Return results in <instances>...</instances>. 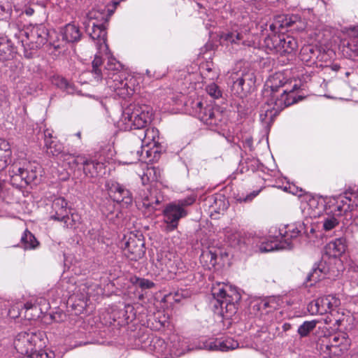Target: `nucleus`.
Returning a JSON list of instances; mask_svg holds the SVG:
<instances>
[{
	"label": "nucleus",
	"mask_w": 358,
	"mask_h": 358,
	"mask_svg": "<svg viewBox=\"0 0 358 358\" xmlns=\"http://www.w3.org/2000/svg\"><path fill=\"white\" fill-rule=\"evenodd\" d=\"M322 278V271L318 268H314L307 276V280L311 282V284L320 281Z\"/></svg>",
	"instance_id": "obj_51"
},
{
	"label": "nucleus",
	"mask_w": 358,
	"mask_h": 358,
	"mask_svg": "<svg viewBox=\"0 0 358 358\" xmlns=\"http://www.w3.org/2000/svg\"><path fill=\"white\" fill-rule=\"evenodd\" d=\"M22 247L25 250L35 249L38 242L35 236L28 230H25L21 237Z\"/></svg>",
	"instance_id": "obj_34"
},
{
	"label": "nucleus",
	"mask_w": 358,
	"mask_h": 358,
	"mask_svg": "<svg viewBox=\"0 0 358 358\" xmlns=\"http://www.w3.org/2000/svg\"><path fill=\"white\" fill-rule=\"evenodd\" d=\"M220 40L221 43H224L227 45L240 44L241 43L243 45H247L246 42L243 40V34L237 31L221 33Z\"/></svg>",
	"instance_id": "obj_28"
},
{
	"label": "nucleus",
	"mask_w": 358,
	"mask_h": 358,
	"mask_svg": "<svg viewBox=\"0 0 358 358\" xmlns=\"http://www.w3.org/2000/svg\"><path fill=\"white\" fill-rule=\"evenodd\" d=\"M282 240H280V243H278L277 241H268L266 243H263L259 246V251L261 252H268L273 250L285 248V246L282 243Z\"/></svg>",
	"instance_id": "obj_40"
},
{
	"label": "nucleus",
	"mask_w": 358,
	"mask_h": 358,
	"mask_svg": "<svg viewBox=\"0 0 358 358\" xmlns=\"http://www.w3.org/2000/svg\"><path fill=\"white\" fill-rule=\"evenodd\" d=\"M106 188L110 197L117 203H122L126 206L132 203L131 193L124 185L114 180H108L106 183Z\"/></svg>",
	"instance_id": "obj_14"
},
{
	"label": "nucleus",
	"mask_w": 358,
	"mask_h": 358,
	"mask_svg": "<svg viewBox=\"0 0 358 358\" xmlns=\"http://www.w3.org/2000/svg\"><path fill=\"white\" fill-rule=\"evenodd\" d=\"M24 13L28 16H31L34 13V10L31 7H28L24 9Z\"/></svg>",
	"instance_id": "obj_59"
},
{
	"label": "nucleus",
	"mask_w": 358,
	"mask_h": 358,
	"mask_svg": "<svg viewBox=\"0 0 358 358\" xmlns=\"http://www.w3.org/2000/svg\"><path fill=\"white\" fill-rule=\"evenodd\" d=\"M348 270L355 273H358V265L354 262H351L348 265Z\"/></svg>",
	"instance_id": "obj_57"
},
{
	"label": "nucleus",
	"mask_w": 358,
	"mask_h": 358,
	"mask_svg": "<svg viewBox=\"0 0 358 358\" xmlns=\"http://www.w3.org/2000/svg\"><path fill=\"white\" fill-rule=\"evenodd\" d=\"M76 136L78 138H81V132H80V131L77 132V133L76 134Z\"/></svg>",
	"instance_id": "obj_64"
},
{
	"label": "nucleus",
	"mask_w": 358,
	"mask_h": 358,
	"mask_svg": "<svg viewBox=\"0 0 358 358\" xmlns=\"http://www.w3.org/2000/svg\"><path fill=\"white\" fill-rule=\"evenodd\" d=\"M122 64L113 57H109L105 66V70L111 73H120Z\"/></svg>",
	"instance_id": "obj_44"
},
{
	"label": "nucleus",
	"mask_w": 358,
	"mask_h": 358,
	"mask_svg": "<svg viewBox=\"0 0 358 358\" xmlns=\"http://www.w3.org/2000/svg\"><path fill=\"white\" fill-rule=\"evenodd\" d=\"M48 29L41 24L30 26L20 31L21 42L24 48V56L27 58L32 57L31 50L42 47L47 41Z\"/></svg>",
	"instance_id": "obj_3"
},
{
	"label": "nucleus",
	"mask_w": 358,
	"mask_h": 358,
	"mask_svg": "<svg viewBox=\"0 0 358 358\" xmlns=\"http://www.w3.org/2000/svg\"><path fill=\"white\" fill-rule=\"evenodd\" d=\"M24 358H55V355L52 352H47L43 350L39 351H31Z\"/></svg>",
	"instance_id": "obj_46"
},
{
	"label": "nucleus",
	"mask_w": 358,
	"mask_h": 358,
	"mask_svg": "<svg viewBox=\"0 0 358 358\" xmlns=\"http://www.w3.org/2000/svg\"><path fill=\"white\" fill-rule=\"evenodd\" d=\"M138 282L139 287L142 289H150L155 286L154 282L147 279L140 278L138 279Z\"/></svg>",
	"instance_id": "obj_53"
},
{
	"label": "nucleus",
	"mask_w": 358,
	"mask_h": 358,
	"mask_svg": "<svg viewBox=\"0 0 358 358\" xmlns=\"http://www.w3.org/2000/svg\"><path fill=\"white\" fill-rule=\"evenodd\" d=\"M12 13V3L10 0H0V20H7Z\"/></svg>",
	"instance_id": "obj_39"
},
{
	"label": "nucleus",
	"mask_w": 358,
	"mask_h": 358,
	"mask_svg": "<svg viewBox=\"0 0 358 358\" xmlns=\"http://www.w3.org/2000/svg\"><path fill=\"white\" fill-rule=\"evenodd\" d=\"M41 341L40 334L36 332H21L14 341L16 350L21 354L28 355L34 350Z\"/></svg>",
	"instance_id": "obj_15"
},
{
	"label": "nucleus",
	"mask_w": 358,
	"mask_h": 358,
	"mask_svg": "<svg viewBox=\"0 0 358 358\" xmlns=\"http://www.w3.org/2000/svg\"><path fill=\"white\" fill-rule=\"evenodd\" d=\"M106 79L108 87L123 99L132 95L136 90V79L132 76L126 78L123 73H110Z\"/></svg>",
	"instance_id": "obj_7"
},
{
	"label": "nucleus",
	"mask_w": 358,
	"mask_h": 358,
	"mask_svg": "<svg viewBox=\"0 0 358 358\" xmlns=\"http://www.w3.org/2000/svg\"><path fill=\"white\" fill-rule=\"evenodd\" d=\"M318 322L319 320H317L306 321L299 327L297 333L301 337H306L316 327Z\"/></svg>",
	"instance_id": "obj_37"
},
{
	"label": "nucleus",
	"mask_w": 358,
	"mask_h": 358,
	"mask_svg": "<svg viewBox=\"0 0 358 358\" xmlns=\"http://www.w3.org/2000/svg\"><path fill=\"white\" fill-rule=\"evenodd\" d=\"M162 171L159 168L155 166H147L143 176L142 178L143 182H154L157 181L161 178Z\"/></svg>",
	"instance_id": "obj_35"
},
{
	"label": "nucleus",
	"mask_w": 358,
	"mask_h": 358,
	"mask_svg": "<svg viewBox=\"0 0 358 358\" xmlns=\"http://www.w3.org/2000/svg\"><path fill=\"white\" fill-rule=\"evenodd\" d=\"M323 322L326 324H329L331 322V319L329 317H327L323 320Z\"/></svg>",
	"instance_id": "obj_62"
},
{
	"label": "nucleus",
	"mask_w": 358,
	"mask_h": 358,
	"mask_svg": "<svg viewBox=\"0 0 358 358\" xmlns=\"http://www.w3.org/2000/svg\"><path fill=\"white\" fill-rule=\"evenodd\" d=\"M348 35L350 37L358 39V25L350 27L348 30Z\"/></svg>",
	"instance_id": "obj_55"
},
{
	"label": "nucleus",
	"mask_w": 358,
	"mask_h": 358,
	"mask_svg": "<svg viewBox=\"0 0 358 358\" xmlns=\"http://www.w3.org/2000/svg\"><path fill=\"white\" fill-rule=\"evenodd\" d=\"M57 141L53 138H44L45 147L46 150L50 148L53 143H55Z\"/></svg>",
	"instance_id": "obj_58"
},
{
	"label": "nucleus",
	"mask_w": 358,
	"mask_h": 358,
	"mask_svg": "<svg viewBox=\"0 0 358 358\" xmlns=\"http://www.w3.org/2000/svg\"><path fill=\"white\" fill-rule=\"evenodd\" d=\"M46 152L48 155H51L54 157L60 156L62 159V154H66V152H63V145L59 141H56L53 145H52L50 148L46 150Z\"/></svg>",
	"instance_id": "obj_45"
},
{
	"label": "nucleus",
	"mask_w": 358,
	"mask_h": 358,
	"mask_svg": "<svg viewBox=\"0 0 358 358\" xmlns=\"http://www.w3.org/2000/svg\"><path fill=\"white\" fill-rule=\"evenodd\" d=\"M172 254L166 253L164 255V258L162 257L160 260L162 265H164L165 268L169 270L171 268V257Z\"/></svg>",
	"instance_id": "obj_54"
},
{
	"label": "nucleus",
	"mask_w": 358,
	"mask_h": 358,
	"mask_svg": "<svg viewBox=\"0 0 358 358\" xmlns=\"http://www.w3.org/2000/svg\"><path fill=\"white\" fill-rule=\"evenodd\" d=\"M53 138L52 137V135L51 134V132L48 130V129H46L45 131H44V138Z\"/></svg>",
	"instance_id": "obj_60"
},
{
	"label": "nucleus",
	"mask_w": 358,
	"mask_h": 358,
	"mask_svg": "<svg viewBox=\"0 0 358 358\" xmlns=\"http://www.w3.org/2000/svg\"><path fill=\"white\" fill-rule=\"evenodd\" d=\"M301 208L305 217L315 218L320 215L323 210V205L316 198H310L301 203Z\"/></svg>",
	"instance_id": "obj_21"
},
{
	"label": "nucleus",
	"mask_w": 358,
	"mask_h": 358,
	"mask_svg": "<svg viewBox=\"0 0 358 358\" xmlns=\"http://www.w3.org/2000/svg\"><path fill=\"white\" fill-rule=\"evenodd\" d=\"M92 31H89L90 37L95 41L96 46L98 49V54L106 52L108 48L106 44V31L104 24H99L95 22H92Z\"/></svg>",
	"instance_id": "obj_18"
},
{
	"label": "nucleus",
	"mask_w": 358,
	"mask_h": 358,
	"mask_svg": "<svg viewBox=\"0 0 358 358\" xmlns=\"http://www.w3.org/2000/svg\"><path fill=\"white\" fill-rule=\"evenodd\" d=\"M341 304L340 299L335 295H328L317 299L308 305V310L312 314L323 315L331 312Z\"/></svg>",
	"instance_id": "obj_13"
},
{
	"label": "nucleus",
	"mask_w": 358,
	"mask_h": 358,
	"mask_svg": "<svg viewBox=\"0 0 358 358\" xmlns=\"http://www.w3.org/2000/svg\"><path fill=\"white\" fill-rule=\"evenodd\" d=\"M102 64V59L101 57L96 54L94 57V60L92 61V73L94 76V79L96 81H99L101 80L102 78V73L101 70L99 69V66Z\"/></svg>",
	"instance_id": "obj_42"
},
{
	"label": "nucleus",
	"mask_w": 358,
	"mask_h": 358,
	"mask_svg": "<svg viewBox=\"0 0 358 358\" xmlns=\"http://www.w3.org/2000/svg\"><path fill=\"white\" fill-rule=\"evenodd\" d=\"M346 248L345 239L344 238H338L328 243L324 248V251L327 255L337 258L345 253Z\"/></svg>",
	"instance_id": "obj_24"
},
{
	"label": "nucleus",
	"mask_w": 358,
	"mask_h": 358,
	"mask_svg": "<svg viewBox=\"0 0 358 358\" xmlns=\"http://www.w3.org/2000/svg\"><path fill=\"white\" fill-rule=\"evenodd\" d=\"M207 93L214 99H218L222 96L220 87L215 83H210L206 86Z\"/></svg>",
	"instance_id": "obj_50"
},
{
	"label": "nucleus",
	"mask_w": 358,
	"mask_h": 358,
	"mask_svg": "<svg viewBox=\"0 0 358 358\" xmlns=\"http://www.w3.org/2000/svg\"><path fill=\"white\" fill-rule=\"evenodd\" d=\"M300 17L299 15H285V16H278V22H281L280 24V27H290L297 22L300 21Z\"/></svg>",
	"instance_id": "obj_41"
},
{
	"label": "nucleus",
	"mask_w": 358,
	"mask_h": 358,
	"mask_svg": "<svg viewBox=\"0 0 358 358\" xmlns=\"http://www.w3.org/2000/svg\"><path fill=\"white\" fill-rule=\"evenodd\" d=\"M20 162L15 161L11 166L10 173L13 182L20 180L21 183L19 185L22 186L23 183L28 185L34 182L38 176L37 169H39L38 164L26 159L23 160L22 166Z\"/></svg>",
	"instance_id": "obj_10"
},
{
	"label": "nucleus",
	"mask_w": 358,
	"mask_h": 358,
	"mask_svg": "<svg viewBox=\"0 0 358 358\" xmlns=\"http://www.w3.org/2000/svg\"><path fill=\"white\" fill-rule=\"evenodd\" d=\"M280 73H275L266 82L270 90L266 92L269 96L260 113L262 121H271L285 108L296 103L300 96H296L297 85H290Z\"/></svg>",
	"instance_id": "obj_1"
},
{
	"label": "nucleus",
	"mask_w": 358,
	"mask_h": 358,
	"mask_svg": "<svg viewBox=\"0 0 358 358\" xmlns=\"http://www.w3.org/2000/svg\"><path fill=\"white\" fill-rule=\"evenodd\" d=\"M124 255L131 261L141 259L145 253V243L141 234H131L122 245Z\"/></svg>",
	"instance_id": "obj_12"
},
{
	"label": "nucleus",
	"mask_w": 358,
	"mask_h": 358,
	"mask_svg": "<svg viewBox=\"0 0 358 358\" xmlns=\"http://www.w3.org/2000/svg\"><path fill=\"white\" fill-rule=\"evenodd\" d=\"M62 36L66 41L74 43L80 39L81 34L78 27L74 24H68L62 31Z\"/></svg>",
	"instance_id": "obj_29"
},
{
	"label": "nucleus",
	"mask_w": 358,
	"mask_h": 358,
	"mask_svg": "<svg viewBox=\"0 0 358 358\" xmlns=\"http://www.w3.org/2000/svg\"><path fill=\"white\" fill-rule=\"evenodd\" d=\"M67 201L62 197L57 198L54 200L52 208L55 211V214L51 215V219L59 221L61 217H64L66 213Z\"/></svg>",
	"instance_id": "obj_33"
},
{
	"label": "nucleus",
	"mask_w": 358,
	"mask_h": 358,
	"mask_svg": "<svg viewBox=\"0 0 358 358\" xmlns=\"http://www.w3.org/2000/svg\"><path fill=\"white\" fill-rule=\"evenodd\" d=\"M152 113L147 105L130 106L123 113L122 122L125 129H141L151 120Z\"/></svg>",
	"instance_id": "obj_4"
},
{
	"label": "nucleus",
	"mask_w": 358,
	"mask_h": 358,
	"mask_svg": "<svg viewBox=\"0 0 358 358\" xmlns=\"http://www.w3.org/2000/svg\"><path fill=\"white\" fill-rule=\"evenodd\" d=\"M195 200V196H189L166 206L163 211V215L164 222L167 224V231H173L177 228L180 219L187 215L185 207L192 205Z\"/></svg>",
	"instance_id": "obj_5"
},
{
	"label": "nucleus",
	"mask_w": 358,
	"mask_h": 358,
	"mask_svg": "<svg viewBox=\"0 0 358 358\" xmlns=\"http://www.w3.org/2000/svg\"><path fill=\"white\" fill-rule=\"evenodd\" d=\"M351 345L348 334L340 332L324 337L320 344V350L329 357H338L346 352Z\"/></svg>",
	"instance_id": "obj_6"
},
{
	"label": "nucleus",
	"mask_w": 358,
	"mask_h": 358,
	"mask_svg": "<svg viewBox=\"0 0 358 358\" xmlns=\"http://www.w3.org/2000/svg\"><path fill=\"white\" fill-rule=\"evenodd\" d=\"M160 203V201L155 198L152 197L151 199L145 198L143 201V204L145 208H151L152 210H156L157 205Z\"/></svg>",
	"instance_id": "obj_52"
},
{
	"label": "nucleus",
	"mask_w": 358,
	"mask_h": 358,
	"mask_svg": "<svg viewBox=\"0 0 358 358\" xmlns=\"http://www.w3.org/2000/svg\"><path fill=\"white\" fill-rule=\"evenodd\" d=\"M110 17L105 8H93L87 14V21L84 22L87 31H89V28L92 26V22H95L99 24H104Z\"/></svg>",
	"instance_id": "obj_23"
},
{
	"label": "nucleus",
	"mask_w": 358,
	"mask_h": 358,
	"mask_svg": "<svg viewBox=\"0 0 358 358\" xmlns=\"http://www.w3.org/2000/svg\"><path fill=\"white\" fill-rule=\"evenodd\" d=\"M142 146L138 143L136 145H133L130 149L126 151L120 161V163L124 164H131L141 160H146L151 157V149H146L145 154L143 155Z\"/></svg>",
	"instance_id": "obj_17"
},
{
	"label": "nucleus",
	"mask_w": 358,
	"mask_h": 358,
	"mask_svg": "<svg viewBox=\"0 0 358 358\" xmlns=\"http://www.w3.org/2000/svg\"><path fill=\"white\" fill-rule=\"evenodd\" d=\"M278 17L275 20V22L273 23H272L271 24H270V26H269L271 31L274 33L277 32L280 29L282 28V27H279V25H280V24H281V22H278Z\"/></svg>",
	"instance_id": "obj_56"
},
{
	"label": "nucleus",
	"mask_w": 358,
	"mask_h": 358,
	"mask_svg": "<svg viewBox=\"0 0 358 358\" xmlns=\"http://www.w3.org/2000/svg\"><path fill=\"white\" fill-rule=\"evenodd\" d=\"M59 221H62L64 222V225L67 228H74L76 227L77 224L79 222V216L78 214H71L70 216L64 215V217H61Z\"/></svg>",
	"instance_id": "obj_43"
},
{
	"label": "nucleus",
	"mask_w": 358,
	"mask_h": 358,
	"mask_svg": "<svg viewBox=\"0 0 358 358\" xmlns=\"http://www.w3.org/2000/svg\"><path fill=\"white\" fill-rule=\"evenodd\" d=\"M103 168V164L99 162L88 159L83 167L84 173L90 178L97 177Z\"/></svg>",
	"instance_id": "obj_32"
},
{
	"label": "nucleus",
	"mask_w": 358,
	"mask_h": 358,
	"mask_svg": "<svg viewBox=\"0 0 358 358\" xmlns=\"http://www.w3.org/2000/svg\"><path fill=\"white\" fill-rule=\"evenodd\" d=\"M12 151L9 143L0 138V171L7 167L11 161Z\"/></svg>",
	"instance_id": "obj_27"
},
{
	"label": "nucleus",
	"mask_w": 358,
	"mask_h": 358,
	"mask_svg": "<svg viewBox=\"0 0 358 358\" xmlns=\"http://www.w3.org/2000/svg\"><path fill=\"white\" fill-rule=\"evenodd\" d=\"M159 133L155 127H150L143 131V138L141 139L142 147L151 149L152 153H157L158 145H159Z\"/></svg>",
	"instance_id": "obj_20"
},
{
	"label": "nucleus",
	"mask_w": 358,
	"mask_h": 358,
	"mask_svg": "<svg viewBox=\"0 0 358 358\" xmlns=\"http://www.w3.org/2000/svg\"><path fill=\"white\" fill-rule=\"evenodd\" d=\"M53 83L58 87L66 90L68 93H73V90L68 81L62 77H57L54 79Z\"/></svg>",
	"instance_id": "obj_48"
},
{
	"label": "nucleus",
	"mask_w": 358,
	"mask_h": 358,
	"mask_svg": "<svg viewBox=\"0 0 358 358\" xmlns=\"http://www.w3.org/2000/svg\"><path fill=\"white\" fill-rule=\"evenodd\" d=\"M53 83L58 87L66 90L68 93H73V90L68 81L62 77H57L54 79Z\"/></svg>",
	"instance_id": "obj_47"
},
{
	"label": "nucleus",
	"mask_w": 358,
	"mask_h": 358,
	"mask_svg": "<svg viewBox=\"0 0 358 358\" xmlns=\"http://www.w3.org/2000/svg\"><path fill=\"white\" fill-rule=\"evenodd\" d=\"M238 343L232 338H227L224 340L208 338L202 341L196 348L227 352L238 348Z\"/></svg>",
	"instance_id": "obj_16"
},
{
	"label": "nucleus",
	"mask_w": 358,
	"mask_h": 358,
	"mask_svg": "<svg viewBox=\"0 0 358 358\" xmlns=\"http://www.w3.org/2000/svg\"><path fill=\"white\" fill-rule=\"evenodd\" d=\"M338 220L331 215H328L323 220V229L325 231H330L338 224Z\"/></svg>",
	"instance_id": "obj_49"
},
{
	"label": "nucleus",
	"mask_w": 358,
	"mask_h": 358,
	"mask_svg": "<svg viewBox=\"0 0 358 358\" xmlns=\"http://www.w3.org/2000/svg\"><path fill=\"white\" fill-rule=\"evenodd\" d=\"M299 233L300 231L294 225H287L279 230V236L287 247H290L289 240L296 238Z\"/></svg>",
	"instance_id": "obj_31"
},
{
	"label": "nucleus",
	"mask_w": 358,
	"mask_h": 358,
	"mask_svg": "<svg viewBox=\"0 0 358 358\" xmlns=\"http://www.w3.org/2000/svg\"><path fill=\"white\" fill-rule=\"evenodd\" d=\"M106 79L108 87L123 99L132 95L136 90V79L132 76L126 78L123 73H110Z\"/></svg>",
	"instance_id": "obj_8"
},
{
	"label": "nucleus",
	"mask_w": 358,
	"mask_h": 358,
	"mask_svg": "<svg viewBox=\"0 0 358 358\" xmlns=\"http://www.w3.org/2000/svg\"><path fill=\"white\" fill-rule=\"evenodd\" d=\"M62 160L66 162L71 169H76L79 165L83 166L87 162V157L83 155L62 154Z\"/></svg>",
	"instance_id": "obj_30"
},
{
	"label": "nucleus",
	"mask_w": 358,
	"mask_h": 358,
	"mask_svg": "<svg viewBox=\"0 0 358 358\" xmlns=\"http://www.w3.org/2000/svg\"><path fill=\"white\" fill-rule=\"evenodd\" d=\"M212 295L216 299L224 317L229 318L236 314L241 294L231 285L218 282L211 289Z\"/></svg>",
	"instance_id": "obj_2"
},
{
	"label": "nucleus",
	"mask_w": 358,
	"mask_h": 358,
	"mask_svg": "<svg viewBox=\"0 0 358 358\" xmlns=\"http://www.w3.org/2000/svg\"><path fill=\"white\" fill-rule=\"evenodd\" d=\"M254 76L251 73H245L242 76L238 78L234 82L233 89L241 96L245 95L250 90L251 86L254 84Z\"/></svg>",
	"instance_id": "obj_22"
},
{
	"label": "nucleus",
	"mask_w": 358,
	"mask_h": 358,
	"mask_svg": "<svg viewBox=\"0 0 358 358\" xmlns=\"http://www.w3.org/2000/svg\"><path fill=\"white\" fill-rule=\"evenodd\" d=\"M347 194H348L345 193V196L340 201L342 203V206L338 203L337 210L340 213L349 211L352 209V208L357 205L355 201L351 203L352 196L356 197L355 194H351V196H348Z\"/></svg>",
	"instance_id": "obj_38"
},
{
	"label": "nucleus",
	"mask_w": 358,
	"mask_h": 358,
	"mask_svg": "<svg viewBox=\"0 0 358 358\" xmlns=\"http://www.w3.org/2000/svg\"><path fill=\"white\" fill-rule=\"evenodd\" d=\"M16 53V49L12 41L6 36L0 35V59H12Z\"/></svg>",
	"instance_id": "obj_25"
},
{
	"label": "nucleus",
	"mask_w": 358,
	"mask_h": 358,
	"mask_svg": "<svg viewBox=\"0 0 358 358\" xmlns=\"http://www.w3.org/2000/svg\"><path fill=\"white\" fill-rule=\"evenodd\" d=\"M265 44L268 49L280 55L292 53L298 47L296 39L287 35L269 36L265 38Z\"/></svg>",
	"instance_id": "obj_11"
},
{
	"label": "nucleus",
	"mask_w": 358,
	"mask_h": 358,
	"mask_svg": "<svg viewBox=\"0 0 358 358\" xmlns=\"http://www.w3.org/2000/svg\"><path fill=\"white\" fill-rule=\"evenodd\" d=\"M315 50L311 45L303 46L300 51V59L307 65H310L315 57Z\"/></svg>",
	"instance_id": "obj_36"
},
{
	"label": "nucleus",
	"mask_w": 358,
	"mask_h": 358,
	"mask_svg": "<svg viewBox=\"0 0 358 358\" xmlns=\"http://www.w3.org/2000/svg\"><path fill=\"white\" fill-rule=\"evenodd\" d=\"M192 109L194 115L212 129L215 127L221 126L225 122L224 115L221 110L210 105H206V107H203L201 101L194 102Z\"/></svg>",
	"instance_id": "obj_9"
},
{
	"label": "nucleus",
	"mask_w": 358,
	"mask_h": 358,
	"mask_svg": "<svg viewBox=\"0 0 358 358\" xmlns=\"http://www.w3.org/2000/svg\"><path fill=\"white\" fill-rule=\"evenodd\" d=\"M343 55L354 61L358 60V39L350 37V39L343 43L341 49Z\"/></svg>",
	"instance_id": "obj_26"
},
{
	"label": "nucleus",
	"mask_w": 358,
	"mask_h": 358,
	"mask_svg": "<svg viewBox=\"0 0 358 358\" xmlns=\"http://www.w3.org/2000/svg\"><path fill=\"white\" fill-rule=\"evenodd\" d=\"M24 308H25L26 309H27V310H28V309H30V308H32V305H31V303H27L24 304Z\"/></svg>",
	"instance_id": "obj_63"
},
{
	"label": "nucleus",
	"mask_w": 358,
	"mask_h": 358,
	"mask_svg": "<svg viewBox=\"0 0 358 358\" xmlns=\"http://www.w3.org/2000/svg\"><path fill=\"white\" fill-rule=\"evenodd\" d=\"M224 234L228 243L234 248L242 249L250 242L246 233L236 228H227Z\"/></svg>",
	"instance_id": "obj_19"
},
{
	"label": "nucleus",
	"mask_w": 358,
	"mask_h": 358,
	"mask_svg": "<svg viewBox=\"0 0 358 358\" xmlns=\"http://www.w3.org/2000/svg\"><path fill=\"white\" fill-rule=\"evenodd\" d=\"M257 194H258V192H254L251 195L248 196L245 199V201L252 200L254 197H255L257 195Z\"/></svg>",
	"instance_id": "obj_61"
}]
</instances>
